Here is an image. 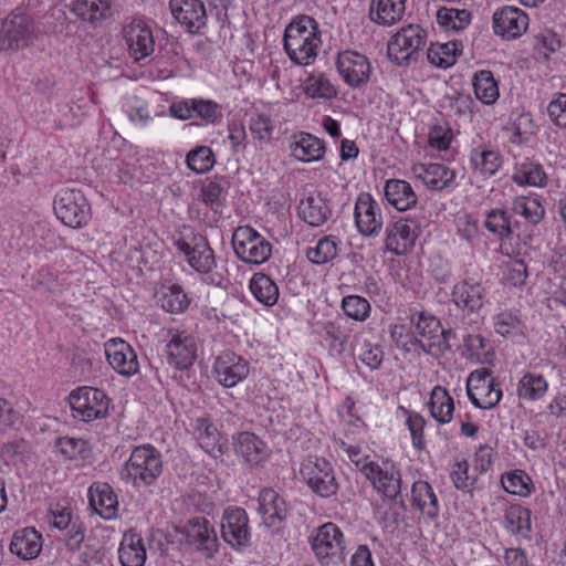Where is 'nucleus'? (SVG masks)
<instances>
[{
  "label": "nucleus",
  "instance_id": "43",
  "mask_svg": "<svg viewBox=\"0 0 566 566\" xmlns=\"http://www.w3.org/2000/svg\"><path fill=\"white\" fill-rule=\"evenodd\" d=\"M462 53V44L457 41H449L446 43H431L427 57L430 64L448 69L455 64L458 56Z\"/></svg>",
  "mask_w": 566,
  "mask_h": 566
},
{
  "label": "nucleus",
  "instance_id": "24",
  "mask_svg": "<svg viewBox=\"0 0 566 566\" xmlns=\"http://www.w3.org/2000/svg\"><path fill=\"white\" fill-rule=\"evenodd\" d=\"M412 172L429 190L442 191L455 186V170L442 164H417Z\"/></svg>",
  "mask_w": 566,
  "mask_h": 566
},
{
  "label": "nucleus",
  "instance_id": "40",
  "mask_svg": "<svg viewBox=\"0 0 566 566\" xmlns=\"http://www.w3.org/2000/svg\"><path fill=\"white\" fill-rule=\"evenodd\" d=\"M413 506L430 520L438 517L440 513L439 500L427 481H416L411 488Z\"/></svg>",
  "mask_w": 566,
  "mask_h": 566
},
{
  "label": "nucleus",
  "instance_id": "62",
  "mask_svg": "<svg viewBox=\"0 0 566 566\" xmlns=\"http://www.w3.org/2000/svg\"><path fill=\"white\" fill-rule=\"evenodd\" d=\"M452 139V129L446 122L436 123L429 129L428 144L436 150H447L450 147Z\"/></svg>",
  "mask_w": 566,
  "mask_h": 566
},
{
  "label": "nucleus",
  "instance_id": "58",
  "mask_svg": "<svg viewBox=\"0 0 566 566\" xmlns=\"http://www.w3.org/2000/svg\"><path fill=\"white\" fill-rule=\"evenodd\" d=\"M161 306L170 313H181L189 306V298L179 284L165 286L161 292Z\"/></svg>",
  "mask_w": 566,
  "mask_h": 566
},
{
  "label": "nucleus",
  "instance_id": "32",
  "mask_svg": "<svg viewBox=\"0 0 566 566\" xmlns=\"http://www.w3.org/2000/svg\"><path fill=\"white\" fill-rule=\"evenodd\" d=\"M407 0H371L368 15L380 27H391L402 20Z\"/></svg>",
  "mask_w": 566,
  "mask_h": 566
},
{
  "label": "nucleus",
  "instance_id": "45",
  "mask_svg": "<svg viewBox=\"0 0 566 566\" xmlns=\"http://www.w3.org/2000/svg\"><path fill=\"white\" fill-rule=\"evenodd\" d=\"M428 405L432 418L439 423L446 424L452 420L454 401L446 388L436 386Z\"/></svg>",
  "mask_w": 566,
  "mask_h": 566
},
{
  "label": "nucleus",
  "instance_id": "7",
  "mask_svg": "<svg viewBox=\"0 0 566 566\" xmlns=\"http://www.w3.org/2000/svg\"><path fill=\"white\" fill-rule=\"evenodd\" d=\"M53 209L56 218L73 229L85 227L91 219V205L78 189H60L54 197Z\"/></svg>",
  "mask_w": 566,
  "mask_h": 566
},
{
  "label": "nucleus",
  "instance_id": "47",
  "mask_svg": "<svg viewBox=\"0 0 566 566\" xmlns=\"http://www.w3.org/2000/svg\"><path fill=\"white\" fill-rule=\"evenodd\" d=\"M193 434L206 452L212 453L217 449L220 451L221 436L210 418H197L193 423Z\"/></svg>",
  "mask_w": 566,
  "mask_h": 566
},
{
  "label": "nucleus",
  "instance_id": "63",
  "mask_svg": "<svg viewBox=\"0 0 566 566\" xmlns=\"http://www.w3.org/2000/svg\"><path fill=\"white\" fill-rule=\"evenodd\" d=\"M249 129L254 139L270 142L274 130V123L269 115L252 114L249 119Z\"/></svg>",
  "mask_w": 566,
  "mask_h": 566
},
{
  "label": "nucleus",
  "instance_id": "23",
  "mask_svg": "<svg viewBox=\"0 0 566 566\" xmlns=\"http://www.w3.org/2000/svg\"><path fill=\"white\" fill-rule=\"evenodd\" d=\"M129 55L139 62L155 51V40L150 28L143 21H133L124 29Z\"/></svg>",
  "mask_w": 566,
  "mask_h": 566
},
{
  "label": "nucleus",
  "instance_id": "35",
  "mask_svg": "<svg viewBox=\"0 0 566 566\" xmlns=\"http://www.w3.org/2000/svg\"><path fill=\"white\" fill-rule=\"evenodd\" d=\"M512 180L518 186L544 188L547 186L548 177L539 163L523 158L521 161H515Z\"/></svg>",
  "mask_w": 566,
  "mask_h": 566
},
{
  "label": "nucleus",
  "instance_id": "29",
  "mask_svg": "<svg viewBox=\"0 0 566 566\" xmlns=\"http://www.w3.org/2000/svg\"><path fill=\"white\" fill-rule=\"evenodd\" d=\"M259 512L264 524L279 528L287 516L285 500L273 489H263L259 494Z\"/></svg>",
  "mask_w": 566,
  "mask_h": 566
},
{
  "label": "nucleus",
  "instance_id": "57",
  "mask_svg": "<svg viewBox=\"0 0 566 566\" xmlns=\"http://www.w3.org/2000/svg\"><path fill=\"white\" fill-rule=\"evenodd\" d=\"M463 346L469 357L481 364L490 363L494 355L490 342L479 334L467 335L463 339Z\"/></svg>",
  "mask_w": 566,
  "mask_h": 566
},
{
  "label": "nucleus",
  "instance_id": "15",
  "mask_svg": "<svg viewBox=\"0 0 566 566\" xmlns=\"http://www.w3.org/2000/svg\"><path fill=\"white\" fill-rule=\"evenodd\" d=\"M411 323L415 335L422 338L419 343L424 352L438 355L447 347L446 333L437 317L419 312L412 314Z\"/></svg>",
  "mask_w": 566,
  "mask_h": 566
},
{
  "label": "nucleus",
  "instance_id": "41",
  "mask_svg": "<svg viewBox=\"0 0 566 566\" xmlns=\"http://www.w3.org/2000/svg\"><path fill=\"white\" fill-rule=\"evenodd\" d=\"M483 226L493 237L500 240L510 239L514 232L511 213L501 207L485 211Z\"/></svg>",
  "mask_w": 566,
  "mask_h": 566
},
{
  "label": "nucleus",
  "instance_id": "28",
  "mask_svg": "<svg viewBox=\"0 0 566 566\" xmlns=\"http://www.w3.org/2000/svg\"><path fill=\"white\" fill-rule=\"evenodd\" d=\"M233 444L237 454L251 467L261 465L270 457L268 444L252 432H240Z\"/></svg>",
  "mask_w": 566,
  "mask_h": 566
},
{
  "label": "nucleus",
  "instance_id": "30",
  "mask_svg": "<svg viewBox=\"0 0 566 566\" xmlns=\"http://www.w3.org/2000/svg\"><path fill=\"white\" fill-rule=\"evenodd\" d=\"M384 196L389 206L403 212L413 209L418 203V196L411 185L402 179H388L384 185Z\"/></svg>",
  "mask_w": 566,
  "mask_h": 566
},
{
  "label": "nucleus",
  "instance_id": "38",
  "mask_svg": "<svg viewBox=\"0 0 566 566\" xmlns=\"http://www.w3.org/2000/svg\"><path fill=\"white\" fill-rule=\"evenodd\" d=\"M42 549L41 534L34 528L25 527L13 534L10 551L22 559L35 558Z\"/></svg>",
  "mask_w": 566,
  "mask_h": 566
},
{
  "label": "nucleus",
  "instance_id": "49",
  "mask_svg": "<svg viewBox=\"0 0 566 566\" xmlns=\"http://www.w3.org/2000/svg\"><path fill=\"white\" fill-rule=\"evenodd\" d=\"M54 452L67 461L84 460L88 457L87 441L73 437H60L54 442Z\"/></svg>",
  "mask_w": 566,
  "mask_h": 566
},
{
  "label": "nucleus",
  "instance_id": "46",
  "mask_svg": "<svg viewBox=\"0 0 566 566\" xmlns=\"http://www.w3.org/2000/svg\"><path fill=\"white\" fill-rule=\"evenodd\" d=\"M473 91L475 97L485 105L494 104L500 97L499 82L489 70L474 73Z\"/></svg>",
  "mask_w": 566,
  "mask_h": 566
},
{
  "label": "nucleus",
  "instance_id": "1",
  "mask_svg": "<svg viewBox=\"0 0 566 566\" xmlns=\"http://www.w3.org/2000/svg\"><path fill=\"white\" fill-rule=\"evenodd\" d=\"M283 45L293 63L304 66L313 64L322 45L316 20L310 15L294 18L285 28Z\"/></svg>",
  "mask_w": 566,
  "mask_h": 566
},
{
  "label": "nucleus",
  "instance_id": "11",
  "mask_svg": "<svg viewBox=\"0 0 566 566\" xmlns=\"http://www.w3.org/2000/svg\"><path fill=\"white\" fill-rule=\"evenodd\" d=\"M467 392L471 402L480 409H491L502 399V389L486 368L473 370L467 379Z\"/></svg>",
  "mask_w": 566,
  "mask_h": 566
},
{
  "label": "nucleus",
  "instance_id": "54",
  "mask_svg": "<svg viewBox=\"0 0 566 566\" xmlns=\"http://www.w3.org/2000/svg\"><path fill=\"white\" fill-rule=\"evenodd\" d=\"M325 338L333 350L343 353L350 339L352 329L344 319H335L324 323Z\"/></svg>",
  "mask_w": 566,
  "mask_h": 566
},
{
  "label": "nucleus",
  "instance_id": "50",
  "mask_svg": "<svg viewBox=\"0 0 566 566\" xmlns=\"http://www.w3.org/2000/svg\"><path fill=\"white\" fill-rule=\"evenodd\" d=\"M503 489L513 495L527 497L534 492V484L530 475L522 470L505 472L501 476Z\"/></svg>",
  "mask_w": 566,
  "mask_h": 566
},
{
  "label": "nucleus",
  "instance_id": "64",
  "mask_svg": "<svg viewBox=\"0 0 566 566\" xmlns=\"http://www.w3.org/2000/svg\"><path fill=\"white\" fill-rule=\"evenodd\" d=\"M340 449L347 455L348 460L355 464V467L366 475L376 460L371 459L369 454L364 453L359 446H352L346 442L340 443Z\"/></svg>",
  "mask_w": 566,
  "mask_h": 566
},
{
  "label": "nucleus",
  "instance_id": "61",
  "mask_svg": "<svg viewBox=\"0 0 566 566\" xmlns=\"http://www.w3.org/2000/svg\"><path fill=\"white\" fill-rule=\"evenodd\" d=\"M191 109L193 117L201 118L205 125L214 124L222 116L220 105L211 99L192 98Z\"/></svg>",
  "mask_w": 566,
  "mask_h": 566
},
{
  "label": "nucleus",
  "instance_id": "31",
  "mask_svg": "<svg viewBox=\"0 0 566 566\" xmlns=\"http://www.w3.org/2000/svg\"><path fill=\"white\" fill-rule=\"evenodd\" d=\"M290 149L295 159L303 163H314L323 159L326 145L325 142L317 136L300 132L293 136Z\"/></svg>",
  "mask_w": 566,
  "mask_h": 566
},
{
  "label": "nucleus",
  "instance_id": "19",
  "mask_svg": "<svg viewBox=\"0 0 566 566\" xmlns=\"http://www.w3.org/2000/svg\"><path fill=\"white\" fill-rule=\"evenodd\" d=\"M213 370L220 385L232 388L248 378L250 364L244 357L224 350L216 358Z\"/></svg>",
  "mask_w": 566,
  "mask_h": 566
},
{
  "label": "nucleus",
  "instance_id": "55",
  "mask_svg": "<svg viewBox=\"0 0 566 566\" xmlns=\"http://www.w3.org/2000/svg\"><path fill=\"white\" fill-rule=\"evenodd\" d=\"M438 23L446 30L460 31L471 22V13L465 9L442 7L437 12Z\"/></svg>",
  "mask_w": 566,
  "mask_h": 566
},
{
  "label": "nucleus",
  "instance_id": "37",
  "mask_svg": "<svg viewBox=\"0 0 566 566\" xmlns=\"http://www.w3.org/2000/svg\"><path fill=\"white\" fill-rule=\"evenodd\" d=\"M503 165V157L496 149L475 147L470 153V166L483 178L494 176Z\"/></svg>",
  "mask_w": 566,
  "mask_h": 566
},
{
  "label": "nucleus",
  "instance_id": "36",
  "mask_svg": "<svg viewBox=\"0 0 566 566\" xmlns=\"http://www.w3.org/2000/svg\"><path fill=\"white\" fill-rule=\"evenodd\" d=\"M493 327L496 334L513 340L524 338L526 324L517 310H502L493 316Z\"/></svg>",
  "mask_w": 566,
  "mask_h": 566
},
{
  "label": "nucleus",
  "instance_id": "6",
  "mask_svg": "<svg viewBox=\"0 0 566 566\" xmlns=\"http://www.w3.org/2000/svg\"><path fill=\"white\" fill-rule=\"evenodd\" d=\"M72 417L83 422H92L107 417L109 398L105 391L83 386L72 390L69 395Z\"/></svg>",
  "mask_w": 566,
  "mask_h": 566
},
{
  "label": "nucleus",
  "instance_id": "26",
  "mask_svg": "<svg viewBox=\"0 0 566 566\" xmlns=\"http://www.w3.org/2000/svg\"><path fill=\"white\" fill-rule=\"evenodd\" d=\"M485 296V287L472 279L459 281L451 291V300L457 307L472 313L483 307Z\"/></svg>",
  "mask_w": 566,
  "mask_h": 566
},
{
  "label": "nucleus",
  "instance_id": "39",
  "mask_svg": "<svg viewBox=\"0 0 566 566\" xmlns=\"http://www.w3.org/2000/svg\"><path fill=\"white\" fill-rule=\"evenodd\" d=\"M302 90L312 99L332 101L337 94L336 85L324 72H311L303 81Z\"/></svg>",
  "mask_w": 566,
  "mask_h": 566
},
{
  "label": "nucleus",
  "instance_id": "48",
  "mask_svg": "<svg viewBox=\"0 0 566 566\" xmlns=\"http://www.w3.org/2000/svg\"><path fill=\"white\" fill-rule=\"evenodd\" d=\"M505 527L515 535L528 537L532 530L531 511L522 505H510L504 513Z\"/></svg>",
  "mask_w": 566,
  "mask_h": 566
},
{
  "label": "nucleus",
  "instance_id": "16",
  "mask_svg": "<svg viewBox=\"0 0 566 566\" xmlns=\"http://www.w3.org/2000/svg\"><path fill=\"white\" fill-rule=\"evenodd\" d=\"M166 348L168 364L180 371L179 380L185 381V375L188 377V369L197 357L196 338L186 332L176 333Z\"/></svg>",
  "mask_w": 566,
  "mask_h": 566
},
{
  "label": "nucleus",
  "instance_id": "5",
  "mask_svg": "<svg viewBox=\"0 0 566 566\" xmlns=\"http://www.w3.org/2000/svg\"><path fill=\"white\" fill-rule=\"evenodd\" d=\"M300 474L311 491L321 497H331L338 492L335 469L325 458L308 455L301 463Z\"/></svg>",
  "mask_w": 566,
  "mask_h": 566
},
{
  "label": "nucleus",
  "instance_id": "53",
  "mask_svg": "<svg viewBox=\"0 0 566 566\" xmlns=\"http://www.w3.org/2000/svg\"><path fill=\"white\" fill-rule=\"evenodd\" d=\"M338 255V240L334 235L319 239L315 247L308 248L306 256L310 262L323 265L336 259Z\"/></svg>",
  "mask_w": 566,
  "mask_h": 566
},
{
  "label": "nucleus",
  "instance_id": "33",
  "mask_svg": "<svg viewBox=\"0 0 566 566\" xmlns=\"http://www.w3.org/2000/svg\"><path fill=\"white\" fill-rule=\"evenodd\" d=\"M118 558L123 566H144L147 554L144 539L134 530L127 531L120 541Z\"/></svg>",
  "mask_w": 566,
  "mask_h": 566
},
{
  "label": "nucleus",
  "instance_id": "14",
  "mask_svg": "<svg viewBox=\"0 0 566 566\" xmlns=\"http://www.w3.org/2000/svg\"><path fill=\"white\" fill-rule=\"evenodd\" d=\"M420 233L419 221L412 218H400L386 228V248L395 255H403L411 251Z\"/></svg>",
  "mask_w": 566,
  "mask_h": 566
},
{
  "label": "nucleus",
  "instance_id": "52",
  "mask_svg": "<svg viewBox=\"0 0 566 566\" xmlns=\"http://www.w3.org/2000/svg\"><path fill=\"white\" fill-rule=\"evenodd\" d=\"M72 11L83 21L93 23L107 17L109 2L107 0H75L72 3Z\"/></svg>",
  "mask_w": 566,
  "mask_h": 566
},
{
  "label": "nucleus",
  "instance_id": "8",
  "mask_svg": "<svg viewBox=\"0 0 566 566\" xmlns=\"http://www.w3.org/2000/svg\"><path fill=\"white\" fill-rule=\"evenodd\" d=\"M427 42V32L419 24L401 28L388 43V56L397 65H409L418 60Z\"/></svg>",
  "mask_w": 566,
  "mask_h": 566
},
{
  "label": "nucleus",
  "instance_id": "25",
  "mask_svg": "<svg viewBox=\"0 0 566 566\" xmlns=\"http://www.w3.org/2000/svg\"><path fill=\"white\" fill-rule=\"evenodd\" d=\"M187 542L211 557L218 548L217 534L209 521L205 517H193L185 526Z\"/></svg>",
  "mask_w": 566,
  "mask_h": 566
},
{
  "label": "nucleus",
  "instance_id": "20",
  "mask_svg": "<svg viewBox=\"0 0 566 566\" xmlns=\"http://www.w3.org/2000/svg\"><path fill=\"white\" fill-rule=\"evenodd\" d=\"M174 19L191 34L202 33L207 25V11L201 0H169Z\"/></svg>",
  "mask_w": 566,
  "mask_h": 566
},
{
  "label": "nucleus",
  "instance_id": "60",
  "mask_svg": "<svg viewBox=\"0 0 566 566\" xmlns=\"http://www.w3.org/2000/svg\"><path fill=\"white\" fill-rule=\"evenodd\" d=\"M534 51L538 59H548L560 48L558 35L552 30H542L534 35Z\"/></svg>",
  "mask_w": 566,
  "mask_h": 566
},
{
  "label": "nucleus",
  "instance_id": "42",
  "mask_svg": "<svg viewBox=\"0 0 566 566\" xmlns=\"http://www.w3.org/2000/svg\"><path fill=\"white\" fill-rule=\"evenodd\" d=\"M249 289L254 298L264 306H273L279 301V286L264 273H255L250 280Z\"/></svg>",
  "mask_w": 566,
  "mask_h": 566
},
{
  "label": "nucleus",
  "instance_id": "13",
  "mask_svg": "<svg viewBox=\"0 0 566 566\" xmlns=\"http://www.w3.org/2000/svg\"><path fill=\"white\" fill-rule=\"evenodd\" d=\"M354 219L358 232L364 237H378L384 218L380 205L369 192H360L355 202Z\"/></svg>",
  "mask_w": 566,
  "mask_h": 566
},
{
  "label": "nucleus",
  "instance_id": "22",
  "mask_svg": "<svg viewBox=\"0 0 566 566\" xmlns=\"http://www.w3.org/2000/svg\"><path fill=\"white\" fill-rule=\"evenodd\" d=\"M104 347L107 361L117 374L130 377L139 371L137 354L126 340L112 338Z\"/></svg>",
  "mask_w": 566,
  "mask_h": 566
},
{
  "label": "nucleus",
  "instance_id": "59",
  "mask_svg": "<svg viewBox=\"0 0 566 566\" xmlns=\"http://www.w3.org/2000/svg\"><path fill=\"white\" fill-rule=\"evenodd\" d=\"M344 314L356 322H365L371 312L370 303L359 295H346L342 300Z\"/></svg>",
  "mask_w": 566,
  "mask_h": 566
},
{
  "label": "nucleus",
  "instance_id": "9",
  "mask_svg": "<svg viewBox=\"0 0 566 566\" xmlns=\"http://www.w3.org/2000/svg\"><path fill=\"white\" fill-rule=\"evenodd\" d=\"M35 36L34 22L21 9L9 13L0 24V51L28 46Z\"/></svg>",
  "mask_w": 566,
  "mask_h": 566
},
{
  "label": "nucleus",
  "instance_id": "18",
  "mask_svg": "<svg viewBox=\"0 0 566 566\" xmlns=\"http://www.w3.org/2000/svg\"><path fill=\"white\" fill-rule=\"evenodd\" d=\"M373 486L390 500L397 499L401 492V474L397 465L388 459H377L365 475Z\"/></svg>",
  "mask_w": 566,
  "mask_h": 566
},
{
  "label": "nucleus",
  "instance_id": "10",
  "mask_svg": "<svg viewBox=\"0 0 566 566\" xmlns=\"http://www.w3.org/2000/svg\"><path fill=\"white\" fill-rule=\"evenodd\" d=\"M235 255L244 263L263 264L272 254V244L251 227H239L232 234Z\"/></svg>",
  "mask_w": 566,
  "mask_h": 566
},
{
  "label": "nucleus",
  "instance_id": "12",
  "mask_svg": "<svg viewBox=\"0 0 566 566\" xmlns=\"http://www.w3.org/2000/svg\"><path fill=\"white\" fill-rule=\"evenodd\" d=\"M335 65L338 75L348 87L360 90L369 83L371 65L366 55L346 50L337 54Z\"/></svg>",
  "mask_w": 566,
  "mask_h": 566
},
{
  "label": "nucleus",
  "instance_id": "21",
  "mask_svg": "<svg viewBox=\"0 0 566 566\" xmlns=\"http://www.w3.org/2000/svg\"><path fill=\"white\" fill-rule=\"evenodd\" d=\"M222 538L232 547L247 546L251 532L247 512L238 506L228 507L222 515Z\"/></svg>",
  "mask_w": 566,
  "mask_h": 566
},
{
  "label": "nucleus",
  "instance_id": "2",
  "mask_svg": "<svg viewBox=\"0 0 566 566\" xmlns=\"http://www.w3.org/2000/svg\"><path fill=\"white\" fill-rule=\"evenodd\" d=\"M164 471L163 455L151 444L135 447L120 468V479L136 489L155 485Z\"/></svg>",
  "mask_w": 566,
  "mask_h": 566
},
{
  "label": "nucleus",
  "instance_id": "3",
  "mask_svg": "<svg viewBox=\"0 0 566 566\" xmlns=\"http://www.w3.org/2000/svg\"><path fill=\"white\" fill-rule=\"evenodd\" d=\"M175 244L177 249L185 254L190 268L205 275V282L216 286L226 284L227 280L224 275L217 270L214 252L206 237L191 233L189 237L179 238L176 240Z\"/></svg>",
  "mask_w": 566,
  "mask_h": 566
},
{
  "label": "nucleus",
  "instance_id": "27",
  "mask_svg": "<svg viewBox=\"0 0 566 566\" xmlns=\"http://www.w3.org/2000/svg\"><path fill=\"white\" fill-rule=\"evenodd\" d=\"M90 505L104 520L118 515V499L113 488L105 482H95L88 489Z\"/></svg>",
  "mask_w": 566,
  "mask_h": 566
},
{
  "label": "nucleus",
  "instance_id": "17",
  "mask_svg": "<svg viewBox=\"0 0 566 566\" xmlns=\"http://www.w3.org/2000/svg\"><path fill=\"white\" fill-rule=\"evenodd\" d=\"M528 23V15L522 9L511 6L496 9L492 17L494 33L506 41L522 36Z\"/></svg>",
  "mask_w": 566,
  "mask_h": 566
},
{
  "label": "nucleus",
  "instance_id": "4",
  "mask_svg": "<svg viewBox=\"0 0 566 566\" xmlns=\"http://www.w3.org/2000/svg\"><path fill=\"white\" fill-rule=\"evenodd\" d=\"M310 543L318 562L324 566L339 565L347 556V539L342 528L333 522L316 527Z\"/></svg>",
  "mask_w": 566,
  "mask_h": 566
},
{
  "label": "nucleus",
  "instance_id": "56",
  "mask_svg": "<svg viewBox=\"0 0 566 566\" xmlns=\"http://www.w3.org/2000/svg\"><path fill=\"white\" fill-rule=\"evenodd\" d=\"M216 164L212 149L208 146H197L186 156L187 167L198 175L209 172Z\"/></svg>",
  "mask_w": 566,
  "mask_h": 566
},
{
  "label": "nucleus",
  "instance_id": "34",
  "mask_svg": "<svg viewBox=\"0 0 566 566\" xmlns=\"http://www.w3.org/2000/svg\"><path fill=\"white\" fill-rule=\"evenodd\" d=\"M298 216L308 226L319 227L331 218L332 209L321 193L310 195L301 200Z\"/></svg>",
  "mask_w": 566,
  "mask_h": 566
},
{
  "label": "nucleus",
  "instance_id": "51",
  "mask_svg": "<svg viewBox=\"0 0 566 566\" xmlns=\"http://www.w3.org/2000/svg\"><path fill=\"white\" fill-rule=\"evenodd\" d=\"M514 213L523 217L527 223L538 224L545 214V208L538 198L518 196L512 202Z\"/></svg>",
  "mask_w": 566,
  "mask_h": 566
},
{
  "label": "nucleus",
  "instance_id": "44",
  "mask_svg": "<svg viewBox=\"0 0 566 566\" xmlns=\"http://www.w3.org/2000/svg\"><path fill=\"white\" fill-rule=\"evenodd\" d=\"M548 390L547 379L538 373H525L517 382V396L526 401H537L545 397Z\"/></svg>",
  "mask_w": 566,
  "mask_h": 566
}]
</instances>
